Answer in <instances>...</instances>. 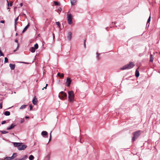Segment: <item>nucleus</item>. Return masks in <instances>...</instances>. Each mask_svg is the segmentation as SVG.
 Returning <instances> with one entry per match:
<instances>
[{
    "instance_id": "obj_1",
    "label": "nucleus",
    "mask_w": 160,
    "mask_h": 160,
    "mask_svg": "<svg viewBox=\"0 0 160 160\" xmlns=\"http://www.w3.org/2000/svg\"><path fill=\"white\" fill-rule=\"evenodd\" d=\"M134 66V65L132 62H130L129 63L127 64L121 68L122 70L132 68Z\"/></svg>"
},
{
    "instance_id": "obj_2",
    "label": "nucleus",
    "mask_w": 160,
    "mask_h": 160,
    "mask_svg": "<svg viewBox=\"0 0 160 160\" xmlns=\"http://www.w3.org/2000/svg\"><path fill=\"white\" fill-rule=\"evenodd\" d=\"M141 133L140 131H138L133 132V137L132 138V142H134L135 139L138 137Z\"/></svg>"
},
{
    "instance_id": "obj_3",
    "label": "nucleus",
    "mask_w": 160,
    "mask_h": 160,
    "mask_svg": "<svg viewBox=\"0 0 160 160\" xmlns=\"http://www.w3.org/2000/svg\"><path fill=\"white\" fill-rule=\"evenodd\" d=\"M68 94L69 101L70 102L73 101L74 100V95L73 92L72 91H69Z\"/></svg>"
},
{
    "instance_id": "obj_4",
    "label": "nucleus",
    "mask_w": 160,
    "mask_h": 160,
    "mask_svg": "<svg viewBox=\"0 0 160 160\" xmlns=\"http://www.w3.org/2000/svg\"><path fill=\"white\" fill-rule=\"evenodd\" d=\"M67 94L65 92L63 91H62L60 92L59 94L58 95V97L60 99L64 100L67 97Z\"/></svg>"
},
{
    "instance_id": "obj_5",
    "label": "nucleus",
    "mask_w": 160,
    "mask_h": 160,
    "mask_svg": "<svg viewBox=\"0 0 160 160\" xmlns=\"http://www.w3.org/2000/svg\"><path fill=\"white\" fill-rule=\"evenodd\" d=\"M72 17L71 14H68L67 17V21L68 24H71L72 23Z\"/></svg>"
},
{
    "instance_id": "obj_6",
    "label": "nucleus",
    "mask_w": 160,
    "mask_h": 160,
    "mask_svg": "<svg viewBox=\"0 0 160 160\" xmlns=\"http://www.w3.org/2000/svg\"><path fill=\"white\" fill-rule=\"evenodd\" d=\"M27 147V146L26 145L22 144H22L19 146L18 149L19 150H24Z\"/></svg>"
},
{
    "instance_id": "obj_7",
    "label": "nucleus",
    "mask_w": 160,
    "mask_h": 160,
    "mask_svg": "<svg viewBox=\"0 0 160 160\" xmlns=\"http://www.w3.org/2000/svg\"><path fill=\"white\" fill-rule=\"evenodd\" d=\"M71 80L70 78H67L66 84L67 87H69L71 82Z\"/></svg>"
},
{
    "instance_id": "obj_8",
    "label": "nucleus",
    "mask_w": 160,
    "mask_h": 160,
    "mask_svg": "<svg viewBox=\"0 0 160 160\" xmlns=\"http://www.w3.org/2000/svg\"><path fill=\"white\" fill-rule=\"evenodd\" d=\"M72 37V33L71 32H69L68 33V39L70 41Z\"/></svg>"
},
{
    "instance_id": "obj_9",
    "label": "nucleus",
    "mask_w": 160,
    "mask_h": 160,
    "mask_svg": "<svg viewBox=\"0 0 160 160\" xmlns=\"http://www.w3.org/2000/svg\"><path fill=\"white\" fill-rule=\"evenodd\" d=\"M22 144V143L20 142H14L13 143V145L15 147H18V149L19 146Z\"/></svg>"
},
{
    "instance_id": "obj_10",
    "label": "nucleus",
    "mask_w": 160,
    "mask_h": 160,
    "mask_svg": "<svg viewBox=\"0 0 160 160\" xmlns=\"http://www.w3.org/2000/svg\"><path fill=\"white\" fill-rule=\"evenodd\" d=\"M15 126H16L15 125L12 124L9 127H8L7 128V130H9L11 129L14 128Z\"/></svg>"
},
{
    "instance_id": "obj_11",
    "label": "nucleus",
    "mask_w": 160,
    "mask_h": 160,
    "mask_svg": "<svg viewBox=\"0 0 160 160\" xmlns=\"http://www.w3.org/2000/svg\"><path fill=\"white\" fill-rule=\"evenodd\" d=\"M27 156L26 155H24L23 157L20 159H16L15 160H25L27 158Z\"/></svg>"
},
{
    "instance_id": "obj_12",
    "label": "nucleus",
    "mask_w": 160,
    "mask_h": 160,
    "mask_svg": "<svg viewBox=\"0 0 160 160\" xmlns=\"http://www.w3.org/2000/svg\"><path fill=\"white\" fill-rule=\"evenodd\" d=\"M37 99L35 98V97L33 98L32 101V102L34 105H36L37 103Z\"/></svg>"
},
{
    "instance_id": "obj_13",
    "label": "nucleus",
    "mask_w": 160,
    "mask_h": 160,
    "mask_svg": "<svg viewBox=\"0 0 160 160\" xmlns=\"http://www.w3.org/2000/svg\"><path fill=\"white\" fill-rule=\"evenodd\" d=\"M57 75L59 77L62 78H63L64 76V74L62 73L61 74L60 72H58L57 74Z\"/></svg>"
},
{
    "instance_id": "obj_14",
    "label": "nucleus",
    "mask_w": 160,
    "mask_h": 160,
    "mask_svg": "<svg viewBox=\"0 0 160 160\" xmlns=\"http://www.w3.org/2000/svg\"><path fill=\"white\" fill-rule=\"evenodd\" d=\"M9 66L11 69L12 70H14L15 68V65L13 64H9Z\"/></svg>"
},
{
    "instance_id": "obj_15",
    "label": "nucleus",
    "mask_w": 160,
    "mask_h": 160,
    "mask_svg": "<svg viewBox=\"0 0 160 160\" xmlns=\"http://www.w3.org/2000/svg\"><path fill=\"white\" fill-rule=\"evenodd\" d=\"M139 75V71L137 69L135 72V76L136 77L138 78Z\"/></svg>"
},
{
    "instance_id": "obj_16",
    "label": "nucleus",
    "mask_w": 160,
    "mask_h": 160,
    "mask_svg": "<svg viewBox=\"0 0 160 160\" xmlns=\"http://www.w3.org/2000/svg\"><path fill=\"white\" fill-rule=\"evenodd\" d=\"M29 26V24H28V25L24 28V29L22 31V32H24L26 31L27 30L28 28V27Z\"/></svg>"
},
{
    "instance_id": "obj_17",
    "label": "nucleus",
    "mask_w": 160,
    "mask_h": 160,
    "mask_svg": "<svg viewBox=\"0 0 160 160\" xmlns=\"http://www.w3.org/2000/svg\"><path fill=\"white\" fill-rule=\"evenodd\" d=\"M47 134L48 132L46 131H43L42 132V135L43 136L47 135Z\"/></svg>"
},
{
    "instance_id": "obj_18",
    "label": "nucleus",
    "mask_w": 160,
    "mask_h": 160,
    "mask_svg": "<svg viewBox=\"0 0 160 160\" xmlns=\"http://www.w3.org/2000/svg\"><path fill=\"white\" fill-rule=\"evenodd\" d=\"M19 18V16L18 17L15 19V28H16V25L17 23V21L18 19Z\"/></svg>"
},
{
    "instance_id": "obj_19",
    "label": "nucleus",
    "mask_w": 160,
    "mask_h": 160,
    "mask_svg": "<svg viewBox=\"0 0 160 160\" xmlns=\"http://www.w3.org/2000/svg\"><path fill=\"white\" fill-rule=\"evenodd\" d=\"M54 4L56 6H60L61 5L60 3L59 2L57 1H54Z\"/></svg>"
},
{
    "instance_id": "obj_20",
    "label": "nucleus",
    "mask_w": 160,
    "mask_h": 160,
    "mask_svg": "<svg viewBox=\"0 0 160 160\" xmlns=\"http://www.w3.org/2000/svg\"><path fill=\"white\" fill-rule=\"evenodd\" d=\"M4 114L6 116H9L10 115V113L9 111H6L4 112Z\"/></svg>"
},
{
    "instance_id": "obj_21",
    "label": "nucleus",
    "mask_w": 160,
    "mask_h": 160,
    "mask_svg": "<svg viewBox=\"0 0 160 160\" xmlns=\"http://www.w3.org/2000/svg\"><path fill=\"white\" fill-rule=\"evenodd\" d=\"M27 106V105H22L21 106L20 108V109H23L24 108H25Z\"/></svg>"
},
{
    "instance_id": "obj_22",
    "label": "nucleus",
    "mask_w": 160,
    "mask_h": 160,
    "mask_svg": "<svg viewBox=\"0 0 160 160\" xmlns=\"http://www.w3.org/2000/svg\"><path fill=\"white\" fill-rule=\"evenodd\" d=\"M153 61V55H152L150 54V61L151 62H152Z\"/></svg>"
},
{
    "instance_id": "obj_23",
    "label": "nucleus",
    "mask_w": 160,
    "mask_h": 160,
    "mask_svg": "<svg viewBox=\"0 0 160 160\" xmlns=\"http://www.w3.org/2000/svg\"><path fill=\"white\" fill-rule=\"evenodd\" d=\"M30 51L32 52H34L35 51V49L33 47H32L30 49Z\"/></svg>"
},
{
    "instance_id": "obj_24",
    "label": "nucleus",
    "mask_w": 160,
    "mask_h": 160,
    "mask_svg": "<svg viewBox=\"0 0 160 160\" xmlns=\"http://www.w3.org/2000/svg\"><path fill=\"white\" fill-rule=\"evenodd\" d=\"M72 4L74 5L75 3L76 2V0H70Z\"/></svg>"
},
{
    "instance_id": "obj_25",
    "label": "nucleus",
    "mask_w": 160,
    "mask_h": 160,
    "mask_svg": "<svg viewBox=\"0 0 160 160\" xmlns=\"http://www.w3.org/2000/svg\"><path fill=\"white\" fill-rule=\"evenodd\" d=\"M29 159L30 160H33L34 159V157L33 155H31L29 156Z\"/></svg>"
},
{
    "instance_id": "obj_26",
    "label": "nucleus",
    "mask_w": 160,
    "mask_h": 160,
    "mask_svg": "<svg viewBox=\"0 0 160 160\" xmlns=\"http://www.w3.org/2000/svg\"><path fill=\"white\" fill-rule=\"evenodd\" d=\"M7 2H8V6L9 7H11V6H12V2H11L10 4L8 2V0H7Z\"/></svg>"
},
{
    "instance_id": "obj_27",
    "label": "nucleus",
    "mask_w": 160,
    "mask_h": 160,
    "mask_svg": "<svg viewBox=\"0 0 160 160\" xmlns=\"http://www.w3.org/2000/svg\"><path fill=\"white\" fill-rule=\"evenodd\" d=\"M38 44L37 43H36L34 45V47L35 49H37L38 48Z\"/></svg>"
},
{
    "instance_id": "obj_28",
    "label": "nucleus",
    "mask_w": 160,
    "mask_h": 160,
    "mask_svg": "<svg viewBox=\"0 0 160 160\" xmlns=\"http://www.w3.org/2000/svg\"><path fill=\"white\" fill-rule=\"evenodd\" d=\"M2 134H5L8 133V132L6 131H1Z\"/></svg>"
},
{
    "instance_id": "obj_29",
    "label": "nucleus",
    "mask_w": 160,
    "mask_h": 160,
    "mask_svg": "<svg viewBox=\"0 0 160 160\" xmlns=\"http://www.w3.org/2000/svg\"><path fill=\"white\" fill-rule=\"evenodd\" d=\"M8 62V58L6 57H5V60H4V62L5 63H7Z\"/></svg>"
},
{
    "instance_id": "obj_30",
    "label": "nucleus",
    "mask_w": 160,
    "mask_h": 160,
    "mask_svg": "<svg viewBox=\"0 0 160 160\" xmlns=\"http://www.w3.org/2000/svg\"><path fill=\"white\" fill-rule=\"evenodd\" d=\"M56 23L57 24V25L59 27V28H60V23L58 22H56Z\"/></svg>"
},
{
    "instance_id": "obj_31",
    "label": "nucleus",
    "mask_w": 160,
    "mask_h": 160,
    "mask_svg": "<svg viewBox=\"0 0 160 160\" xmlns=\"http://www.w3.org/2000/svg\"><path fill=\"white\" fill-rule=\"evenodd\" d=\"M14 158H15L17 156V154L16 153H14L12 155Z\"/></svg>"
},
{
    "instance_id": "obj_32",
    "label": "nucleus",
    "mask_w": 160,
    "mask_h": 160,
    "mask_svg": "<svg viewBox=\"0 0 160 160\" xmlns=\"http://www.w3.org/2000/svg\"><path fill=\"white\" fill-rule=\"evenodd\" d=\"M10 158L12 160H14V158H15L13 156H12L11 157H9V158Z\"/></svg>"
},
{
    "instance_id": "obj_33",
    "label": "nucleus",
    "mask_w": 160,
    "mask_h": 160,
    "mask_svg": "<svg viewBox=\"0 0 160 160\" xmlns=\"http://www.w3.org/2000/svg\"><path fill=\"white\" fill-rule=\"evenodd\" d=\"M10 158L12 160H14V158H15L13 156H12L11 157H9V158Z\"/></svg>"
},
{
    "instance_id": "obj_34",
    "label": "nucleus",
    "mask_w": 160,
    "mask_h": 160,
    "mask_svg": "<svg viewBox=\"0 0 160 160\" xmlns=\"http://www.w3.org/2000/svg\"><path fill=\"white\" fill-rule=\"evenodd\" d=\"M0 55L1 56H4V54L0 50Z\"/></svg>"
},
{
    "instance_id": "obj_35",
    "label": "nucleus",
    "mask_w": 160,
    "mask_h": 160,
    "mask_svg": "<svg viewBox=\"0 0 160 160\" xmlns=\"http://www.w3.org/2000/svg\"><path fill=\"white\" fill-rule=\"evenodd\" d=\"M150 20H151V17H150H150H149V18H148V21H147V23H149V22H150Z\"/></svg>"
},
{
    "instance_id": "obj_36",
    "label": "nucleus",
    "mask_w": 160,
    "mask_h": 160,
    "mask_svg": "<svg viewBox=\"0 0 160 160\" xmlns=\"http://www.w3.org/2000/svg\"><path fill=\"white\" fill-rule=\"evenodd\" d=\"M2 102L1 103H0V109H1L2 108Z\"/></svg>"
},
{
    "instance_id": "obj_37",
    "label": "nucleus",
    "mask_w": 160,
    "mask_h": 160,
    "mask_svg": "<svg viewBox=\"0 0 160 160\" xmlns=\"http://www.w3.org/2000/svg\"><path fill=\"white\" fill-rule=\"evenodd\" d=\"M29 107L30 108V110H31L32 108V106L31 104H30L29 105Z\"/></svg>"
},
{
    "instance_id": "obj_38",
    "label": "nucleus",
    "mask_w": 160,
    "mask_h": 160,
    "mask_svg": "<svg viewBox=\"0 0 160 160\" xmlns=\"http://www.w3.org/2000/svg\"><path fill=\"white\" fill-rule=\"evenodd\" d=\"M6 123V121H3L2 122V124H3Z\"/></svg>"
},
{
    "instance_id": "obj_39",
    "label": "nucleus",
    "mask_w": 160,
    "mask_h": 160,
    "mask_svg": "<svg viewBox=\"0 0 160 160\" xmlns=\"http://www.w3.org/2000/svg\"><path fill=\"white\" fill-rule=\"evenodd\" d=\"M48 85V84H46V86L45 87H43V88H42V90H43L44 88L46 89L47 88V87Z\"/></svg>"
},
{
    "instance_id": "obj_40",
    "label": "nucleus",
    "mask_w": 160,
    "mask_h": 160,
    "mask_svg": "<svg viewBox=\"0 0 160 160\" xmlns=\"http://www.w3.org/2000/svg\"><path fill=\"white\" fill-rule=\"evenodd\" d=\"M0 22L1 23H4L5 22L3 20H2L0 21Z\"/></svg>"
},
{
    "instance_id": "obj_41",
    "label": "nucleus",
    "mask_w": 160,
    "mask_h": 160,
    "mask_svg": "<svg viewBox=\"0 0 160 160\" xmlns=\"http://www.w3.org/2000/svg\"><path fill=\"white\" fill-rule=\"evenodd\" d=\"M85 42H86V40H84V46L85 48H86Z\"/></svg>"
},
{
    "instance_id": "obj_42",
    "label": "nucleus",
    "mask_w": 160,
    "mask_h": 160,
    "mask_svg": "<svg viewBox=\"0 0 160 160\" xmlns=\"http://www.w3.org/2000/svg\"><path fill=\"white\" fill-rule=\"evenodd\" d=\"M15 41L16 42H17V43L18 42V40L17 39L15 40Z\"/></svg>"
},
{
    "instance_id": "obj_43",
    "label": "nucleus",
    "mask_w": 160,
    "mask_h": 160,
    "mask_svg": "<svg viewBox=\"0 0 160 160\" xmlns=\"http://www.w3.org/2000/svg\"><path fill=\"white\" fill-rule=\"evenodd\" d=\"M51 132H51L50 133V138H51Z\"/></svg>"
},
{
    "instance_id": "obj_44",
    "label": "nucleus",
    "mask_w": 160,
    "mask_h": 160,
    "mask_svg": "<svg viewBox=\"0 0 160 160\" xmlns=\"http://www.w3.org/2000/svg\"><path fill=\"white\" fill-rule=\"evenodd\" d=\"M8 10L9 11H10V8H8Z\"/></svg>"
},
{
    "instance_id": "obj_45",
    "label": "nucleus",
    "mask_w": 160,
    "mask_h": 160,
    "mask_svg": "<svg viewBox=\"0 0 160 160\" xmlns=\"http://www.w3.org/2000/svg\"><path fill=\"white\" fill-rule=\"evenodd\" d=\"M29 118L28 117V116H26L25 117V118Z\"/></svg>"
},
{
    "instance_id": "obj_46",
    "label": "nucleus",
    "mask_w": 160,
    "mask_h": 160,
    "mask_svg": "<svg viewBox=\"0 0 160 160\" xmlns=\"http://www.w3.org/2000/svg\"><path fill=\"white\" fill-rule=\"evenodd\" d=\"M51 140V138H50L49 139V142H50Z\"/></svg>"
},
{
    "instance_id": "obj_47",
    "label": "nucleus",
    "mask_w": 160,
    "mask_h": 160,
    "mask_svg": "<svg viewBox=\"0 0 160 160\" xmlns=\"http://www.w3.org/2000/svg\"><path fill=\"white\" fill-rule=\"evenodd\" d=\"M18 47H19V44H18V45L17 48H18Z\"/></svg>"
},
{
    "instance_id": "obj_48",
    "label": "nucleus",
    "mask_w": 160,
    "mask_h": 160,
    "mask_svg": "<svg viewBox=\"0 0 160 160\" xmlns=\"http://www.w3.org/2000/svg\"><path fill=\"white\" fill-rule=\"evenodd\" d=\"M20 5H21L22 6V3H21V4H20Z\"/></svg>"
},
{
    "instance_id": "obj_49",
    "label": "nucleus",
    "mask_w": 160,
    "mask_h": 160,
    "mask_svg": "<svg viewBox=\"0 0 160 160\" xmlns=\"http://www.w3.org/2000/svg\"><path fill=\"white\" fill-rule=\"evenodd\" d=\"M16 51V50H14V52H15Z\"/></svg>"
},
{
    "instance_id": "obj_50",
    "label": "nucleus",
    "mask_w": 160,
    "mask_h": 160,
    "mask_svg": "<svg viewBox=\"0 0 160 160\" xmlns=\"http://www.w3.org/2000/svg\"><path fill=\"white\" fill-rule=\"evenodd\" d=\"M53 37H54V34H53Z\"/></svg>"
},
{
    "instance_id": "obj_51",
    "label": "nucleus",
    "mask_w": 160,
    "mask_h": 160,
    "mask_svg": "<svg viewBox=\"0 0 160 160\" xmlns=\"http://www.w3.org/2000/svg\"><path fill=\"white\" fill-rule=\"evenodd\" d=\"M116 22H114V24H116Z\"/></svg>"
},
{
    "instance_id": "obj_52",
    "label": "nucleus",
    "mask_w": 160,
    "mask_h": 160,
    "mask_svg": "<svg viewBox=\"0 0 160 160\" xmlns=\"http://www.w3.org/2000/svg\"><path fill=\"white\" fill-rule=\"evenodd\" d=\"M0 160H2V159H0Z\"/></svg>"
}]
</instances>
